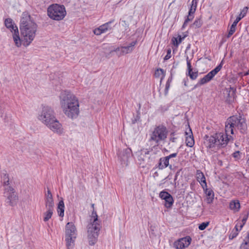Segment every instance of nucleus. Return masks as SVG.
Returning a JSON list of instances; mask_svg holds the SVG:
<instances>
[{
  "label": "nucleus",
  "mask_w": 249,
  "mask_h": 249,
  "mask_svg": "<svg viewBox=\"0 0 249 249\" xmlns=\"http://www.w3.org/2000/svg\"><path fill=\"white\" fill-rule=\"evenodd\" d=\"M185 134L187 136L186 138V145L190 147H193L194 145L195 142L192 130L189 126L188 128V132L186 131L185 132Z\"/></svg>",
  "instance_id": "aec40b11"
},
{
  "label": "nucleus",
  "mask_w": 249,
  "mask_h": 249,
  "mask_svg": "<svg viewBox=\"0 0 249 249\" xmlns=\"http://www.w3.org/2000/svg\"><path fill=\"white\" fill-rule=\"evenodd\" d=\"M240 249H249V231L247 236L241 244Z\"/></svg>",
  "instance_id": "c756f323"
},
{
  "label": "nucleus",
  "mask_w": 249,
  "mask_h": 249,
  "mask_svg": "<svg viewBox=\"0 0 249 249\" xmlns=\"http://www.w3.org/2000/svg\"><path fill=\"white\" fill-rule=\"evenodd\" d=\"M114 20H111L105 24H104L106 26V27L107 28V31H110L111 30L113 27H114L115 25H113V26H111L112 24L114 22Z\"/></svg>",
  "instance_id": "4c0bfd02"
},
{
  "label": "nucleus",
  "mask_w": 249,
  "mask_h": 249,
  "mask_svg": "<svg viewBox=\"0 0 249 249\" xmlns=\"http://www.w3.org/2000/svg\"><path fill=\"white\" fill-rule=\"evenodd\" d=\"M196 178L197 180L200 183L203 189H204L205 187H207L205 177L203 173L200 170H197L196 171Z\"/></svg>",
  "instance_id": "4be33fe9"
},
{
  "label": "nucleus",
  "mask_w": 249,
  "mask_h": 249,
  "mask_svg": "<svg viewBox=\"0 0 249 249\" xmlns=\"http://www.w3.org/2000/svg\"><path fill=\"white\" fill-rule=\"evenodd\" d=\"M240 152L239 151L234 152L232 154V156L236 159H239L240 158Z\"/></svg>",
  "instance_id": "49530a36"
},
{
  "label": "nucleus",
  "mask_w": 249,
  "mask_h": 249,
  "mask_svg": "<svg viewBox=\"0 0 249 249\" xmlns=\"http://www.w3.org/2000/svg\"><path fill=\"white\" fill-rule=\"evenodd\" d=\"M244 75H249V69L246 72H245Z\"/></svg>",
  "instance_id": "13d9d810"
},
{
  "label": "nucleus",
  "mask_w": 249,
  "mask_h": 249,
  "mask_svg": "<svg viewBox=\"0 0 249 249\" xmlns=\"http://www.w3.org/2000/svg\"><path fill=\"white\" fill-rule=\"evenodd\" d=\"M122 22L124 23V24H123V26H125V27H128V25L126 23L125 21L123 20Z\"/></svg>",
  "instance_id": "6e6d98bb"
},
{
  "label": "nucleus",
  "mask_w": 249,
  "mask_h": 249,
  "mask_svg": "<svg viewBox=\"0 0 249 249\" xmlns=\"http://www.w3.org/2000/svg\"><path fill=\"white\" fill-rule=\"evenodd\" d=\"M227 122L231 123L234 129L237 128L241 133L244 134L247 130L246 119L240 115L230 117L227 119Z\"/></svg>",
  "instance_id": "1a4fd4ad"
},
{
  "label": "nucleus",
  "mask_w": 249,
  "mask_h": 249,
  "mask_svg": "<svg viewBox=\"0 0 249 249\" xmlns=\"http://www.w3.org/2000/svg\"><path fill=\"white\" fill-rule=\"evenodd\" d=\"M174 133H172L171 135H174Z\"/></svg>",
  "instance_id": "e2e57ef3"
},
{
  "label": "nucleus",
  "mask_w": 249,
  "mask_h": 249,
  "mask_svg": "<svg viewBox=\"0 0 249 249\" xmlns=\"http://www.w3.org/2000/svg\"><path fill=\"white\" fill-rule=\"evenodd\" d=\"M172 160H170L167 157H162L160 159L157 168L159 169L162 170L167 167H169L171 170H174V167H173L171 163Z\"/></svg>",
  "instance_id": "dca6fc26"
},
{
  "label": "nucleus",
  "mask_w": 249,
  "mask_h": 249,
  "mask_svg": "<svg viewBox=\"0 0 249 249\" xmlns=\"http://www.w3.org/2000/svg\"><path fill=\"white\" fill-rule=\"evenodd\" d=\"M229 207L230 209L233 210L234 212L239 211L240 208V202L238 200H232L230 203Z\"/></svg>",
  "instance_id": "393cba45"
},
{
  "label": "nucleus",
  "mask_w": 249,
  "mask_h": 249,
  "mask_svg": "<svg viewBox=\"0 0 249 249\" xmlns=\"http://www.w3.org/2000/svg\"><path fill=\"white\" fill-rule=\"evenodd\" d=\"M176 138H174V137H171L170 138V141L172 142H176Z\"/></svg>",
  "instance_id": "4d7b16f0"
},
{
  "label": "nucleus",
  "mask_w": 249,
  "mask_h": 249,
  "mask_svg": "<svg viewBox=\"0 0 249 249\" xmlns=\"http://www.w3.org/2000/svg\"><path fill=\"white\" fill-rule=\"evenodd\" d=\"M177 155V153H174L169 155V156H167V157L170 160H172L171 159L176 157Z\"/></svg>",
  "instance_id": "09e8293b"
},
{
  "label": "nucleus",
  "mask_w": 249,
  "mask_h": 249,
  "mask_svg": "<svg viewBox=\"0 0 249 249\" xmlns=\"http://www.w3.org/2000/svg\"><path fill=\"white\" fill-rule=\"evenodd\" d=\"M132 150L129 148L124 149L119 154V158L122 165H127L129 159L132 157Z\"/></svg>",
  "instance_id": "ddd939ff"
},
{
  "label": "nucleus",
  "mask_w": 249,
  "mask_h": 249,
  "mask_svg": "<svg viewBox=\"0 0 249 249\" xmlns=\"http://www.w3.org/2000/svg\"><path fill=\"white\" fill-rule=\"evenodd\" d=\"M1 177V182L2 184V185L5 188L6 186H10L9 185V175L7 173V171L5 170H2L0 174Z\"/></svg>",
  "instance_id": "5701e85b"
},
{
  "label": "nucleus",
  "mask_w": 249,
  "mask_h": 249,
  "mask_svg": "<svg viewBox=\"0 0 249 249\" xmlns=\"http://www.w3.org/2000/svg\"><path fill=\"white\" fill-rule=\"evenodd\" d=\"M193 15L194 14L190 13L189 12H188V15L187 16V18L185 19L184 21L182 28H184L186 26L188 22L191 21L194 18V16Z\"/></svg>",
  "instance_id": "72a5a7b5"
},
{
  "label": "nucleus",
  "mask_w": 249,
  "mask_h": 249,
  "mask_svg": "<svg viewBox=\"0 0 249 249\" xmlns=\"http://www.w3.org/2000/svg\"><path fill=\"white\" fill-rule=\"evenodd\" d=\"M171 49H169L167 51L166 55H165V56L164 58V60H167L171 58Z\"/></svg>",
  "instance_id": "37998d69"
},
{
  "label": "nucleus",
  "mask_w": 249,
  "mask_h": 249,
  "mask_svg": "<svg viewBox=\"0 0 249 249\" xmlns=\"http://www.w3.org/2000/svg\"><path fill=\"white\" fill-rule=\"evenodd\" d=\"M92 208H93V207H94V204H92Z\"/></svg>",
  "instance_id": "680f3d73"
},
{
  "label": "nucleus",
  "mask_w": 249,
  "mask_h": 249,
  "mask_svg": "<svg viewBox=\"0 0 249 249\" xmlns=\"http://www.w3.org/2000/svg\"><path fill=\"white\" fill-rule=\"evenodd\" d=\"M238 234V231L233 230L231 233L230 234L229 238L231 240L237 236Z\"/></svg>",
  "instance_id": "e433bc0d"
},
{
  "label": "nucleus",
  "mask_w": 249,
  "mask_h": 249,
  "mask_svg": "<svg viewBox=\"0 0 249 249\" xmlns=\"http://www.w3.org/2000/svg\"><path fill=\"white\" fill-rule=\"evenodd\" d=\"M159 196L161 199L164 200V205L166 208H170L172 206L174 199L172 196L169 193L162 191L160 193Z\"/></svg>",
  "instance_id": "2eb2a0df"
},
{
  "label": "nucleus",
  "mask_w": 249,
  "mask_h": 249,
  "mask_svg": "<svg viewBox=\"0 0 249 249\" xmlns=\"http://www.w3.org/2000/svg\"><path fill=\"white\" fill-rule=\"evenodd\" d=\"M92 218L90 223L87 227L88 239L90 245H93L96 243L99 232L101 228L100 221L98 220L97 213L94 211L92 212Z\"/></svg>",
  "instance_id": "20e7f679"
},
{
  "label": "nucleus",
  "mask_w": 249,
  "mask_h": 249,
  "mask_svg": "<svg viewBox=\"0 0 249 249\" xmlns=\"http://www.w3.org/2000/svg\"><path fill=\"white\" fill-rule=\"evenodd\" d=\"M66 15L65 7L63 5L54 4L48 8V15L55 20L63 19Z\"/></svg>",
  "instance_id": "423d86ee"
},
{
  "label": "nucleus",
  "mask_w": 249,
  "mask_h": 249,
  "mask_svg": "<svg viewBox=\"0 0 249 249\" xmlns=\"http://www.w3.org/2000/svg\"><path fill=\"white\" fill-rule=\"evenodd\" d=\"M131 48L127 46H122L121 48V53H119V55H122L125 54L130 53L132 52Z\"/></svg>",
  "instance_id": "7c9ffc66"
},
{
  "label": "nucleus",
  "mask_w": 249,
  "mask_h": 249,
  "mask_svg": "<svg viewBox=\"0 0 249 249\" xmlns=\"http://www.w3.org/2000/svg\"><path fill=\"white\" fill-rule=\"evenodd\" d=\"M36 24L27 13H23L20 20V30L22 42L24 46H29L34 39L37 30Z\"/></svg>",
  "instance_id": "f03ea898"
},
{
  "label": "nucleus",
  "mask_w": 249,
  "mask_h": 249,
  "mask_svg": "<svg viewBox=\"0 0 249 249\" xmlns=\"http://www.w3.org/2000/svg\"><path fill=\"white\" fill-rule=\"evenodd\" d=\"M60 103L65 114L69 118H76L79 114V105L76 97L69 91H63L59 96Z\"/></svg>",
  "instance_id": "f257e3e1"
},
{
  "label": "nucleus",
  "mask_w": 249,
  "mask_h": 249,
  "mask_svg": "<svg viewBox=\"0 0 249 249\" xmlns=\"http://www.w3.org/2000/svg\"><path fill=\"white\" fill-rule=\"evenodd\" d=\"M191 241L192 238L189 236H186L175 241L174 247L176 249H183L190 245Z\"/></svg>",
  "instance_id": "4468645a"
},
{
  "label": "nucleus",
  "mask_w": 249,
  "mask_h": 249,
  "mask_svg": "<svg viewBox=\"0 0 249 249\" xmlns=\"http://www.w3.org/2000/svg\"><path fill=\"white\" fill-rule=\"evenodd\" d=\"M136 41H132L131 43L129 44V45L128 46L130 47V48H131V50L133 51V50L134 49V47L136 44Z\"/></svg>",
  "instance_id": "de8ad7c7"
},
{
  "label": "nucleus",
  "mask_w": 249,
  "mask_h": 249,
  "mask_svg": "<svg viewBox=\"0 0 249 249\" xmlns=\"http://www.w3.org/2000/svg\"><path fill=\"white\" fill-rule=\"evenodd\" d=\"M234 128L232 125L231 123L229 122H227V121L226 122L225 124V133L226 135H224V139H228V142L230 141V139L231 138V136H230V134H233V130Z\"/></svg>",
  "instance_id": "a211bd4d"
},
{
  "label": "nucleus",
  "mask_w": 249,
  "mask_h": 249,
  "mask_svg": "<svg viewBox=\"0 0 249 249\" xmlns=\"http://www.w3.org/2000/svg\"><path fill=\"white\" fill-rule=\"evenodd\" d=\"M209 223L208 222H203L199 225L198 228L200 230H201V231L204 230L209 225Z\"/></svg>",
  "instance_id": "ea45409f"
},
{
  "label": "nucleus",
  "mask_w": 249,
  "mask_h": 249,
  "mask_svg": "<svg viewBox=\"0 0 249 249\" xmlns=\"http://www.w3.org/2000/svg\"><path fill=\"white\" fill-rule=\"evenodd\" d=\"M170 87V84L166 83V85H165V88L164 89L165 95H167Z\"/></svg>",
  "instance_id": "a18cd8bd"
},
{
  "label": "nucleus",
  "mask_w": 249,
  "mask_h": 249,
  "mask_svg": "<svg viewBox=\"0 0 249 249\" xmlns=\"http://www.w3.org/2000/svg\"><path fill=\"white\" fill-rule=\"evenodd\" d=\"M248 10V7H245L241 11L239 15L236 18V19L233 22L235 24L237 25L238 22L243 18L246 15Z\"/></svg>",
  "instance_id": "cd10ccee"
},
{
  "label": "nucleus",
  "mask_w": 249,
  "mask_h": 249,
  "mask_svg": "<svg viewBox=\"0 0 249 249\" xmlns=\"http://www.w3.org/2000/svg\"><path fill=\"white\" fill-rule=\"evenodd\" d=\"M5 26L10 29L13 33V38L15 45L18 47L21 46V39L19 36L18 30V27L15 25L11 18H6L4 21Z\"/></svg>",
  "instance_id": "9d476101"
},
{
  "label": "nucleus",
  "mask_w": 249,
  "mask_h": 249,
  "mask_svg": "<svg viewBox=\"0 0 249 249\" xmlns=\"http://www.w3.org/2000/svg\"><path fill=\"white\" fill-rule=\"evenodd\" d=\"M228 142V139H224V134L222 133H216L213 135H205L204 138V144L206 147L212 148L225 147Z\"/></svg>",
  "instance_id": "39448f33"
},
{
  "label": "nucleus",
  "mask_w": 249,
  "mask_h": 249,
  "mask_svg": "<svg viewBox=\"0 0 249 249\" xmlns=\"http://www.w3.org/2000/svg\"><path fill=\"white\" fill-rule=\"evenodd\" d=\"M121 47H118L116 49H115L114 51L116 52L118 54V55H119V53H121Z\"/></svg>",
  "instance_id": "864d4df0"
},
{
  "label": "nucleus",
  "mask_w": 249,
  "mask_h": 249,
  "mask_svg": "<svg viewBox=\"0 0 249 249\" xmlns=\"http://www.w3.org/2000/svg\"><path fill=\"white\" fill-rule=\"evenodd\" d=\"M45 205L46 208H53L54 206L53 196L49 189H48L47 193L45 195Z\"/></svg>",
  "instance_id": "412c9836"
},
{
  "label": "nucleus",
  "mask_w": 249,
  "mask_h": 249,
  "mask_svg": "<svg viewBox=\"0 0 249 249\" xmlns=\"http://www.w3.org/2000/svg\"><path fill=\"white\" fill-rule=\"evenodd\" d=\"M223 60H222L221 63L216 66L213 70L211 71L213 73V74L215 75L221 69L223 65Z\"/></svg>",
  "instance_id": "c9c22d12"
},
{
  "label": "nucleus",
  "mask_w": 249,
  "mask_h": 249,
  "mask_svg": "<svg viewBox=\"0 0 249 249\" xmlns=\"http://www.w3.org/2000/svg\"><path fill=\"white\" fill-rule=\"evenodd\" d=\"M47 209V211L45 212L44 214V217L43 218V220L45 222L48 221L52 217L53 214V208H46Z\"/></svg>",
  "instance_id": "c85d7f7f"
},
{
  "label": "nucleus",
  "mask_w": 249,
  "mask_h": 249,
  "mask_svg": "<svg viewBox=\"0 0 249 249\" xmlns=\"http://www.w3.org/2000/svg\"><path fill=\"white\" fill-rule=\"evenodd\" d=\"M206 75L208 76V77L210 78L211 80H212L215 76L211 71L209 72L207 74H206Z\"/></svg>",
  "instance_id": "3c124183"
},
{
  "label": "nucleus",
  "mask_w": 249,
  "mask_h": 249,
  "mask_svg": "<svg viewBox=\"0 0 249 249\" xmlns=\"http://www.w3.org/2000/svg\"><path fill=\"white\" fill-rule=\"evenodd\" d=\"M247 163H248V164H249V160H248V161H247Z\"/></svg>",
  "instance_id": "052dcab7"
},
{
  "label": "nucleus",
  "mask_w": 249,
  "mask_h": 249,
  "mask_svg": "<svg viewBox=\"0 0 249 249\" xmlns=\"http://www.w3.org/2000/svg\"><path fill=\"white\" fill-rule=\"evenodd\" d=\"M187 61V70L188 71V76L192 80H195L197 78L198 76V71H193V69L192 68L191 61L189 59L188 56H187L186 58Z\"/></svg>",
  "instance_id": "6ab92c4d"
},
{
  "label": "nucleus",
  "mask_w": 249,
  "mask_h": 249,
  "mask_svg": "<svg viewBox=\"0 0 249 249\" xmlns=\"http://www.w3.org/2000/svg\"><path fill=\"white\" fill-rule=\"evenodd\" d=\"M163 73L164 71L162 69H157L155 72V75L156 77H159L161 74H163Z\"/></svg>",
  "instance_id": "a19ab883"
},
{
  "label": "nucleus",
  "mask_w": 249,
  "mask_h": 249,
  "mask_svg": "<svg viewBox=\"0 0 249 249\" xmlns=\"http://www.w3.org/2000/svg\"><path fill=\"white\" fill-rule=\"evenodd\" d=\"M227 94V101L229 104H231L234 101L235 98L236 88L230 87L226 88L225 89Z\"/></svg>",
  "instance_id": "f3484780"
},
{
  "label": "nucleus",
  "mask_w": 249,
  "mask_h": 249,
  "mask_svg": "<svg viewBox=\"0 0 249 249\" xmlns=\"http://www.w3.org/2000/svg\"><path fill=\"white\" fill-rule=\"evenodd\" d=\"M205 191V193L207 196L206 201L207 203L211 204L213 202L214 199V193L213 191L211 189H208L205 187L203 189Z\"/></svg>",
  "instance_id": "b1692460"
},
{
  "label": "nucleus",
  "mask_w": 249,
  "mask_h": 249,
  "mask_svg": "<svg viewBox=\"0 0 249 249\" xmlns=\"http://www.w3.org/2000/svg\"><path fill=\"white\" fill-rule=\"evenodd\" d=\"M234 230H238V228H237V225H236V226H235V228H234Z\"/></svg>",
  "instance_id": "bf43d9fd"
},
{
  "label": "nucleus",
  "mask_w": 249,
  "mask_h": 249,
  "mask_svg": "<svg viewBox=\"0 0 249 249\" xmlns=\"http://www.w3.org/2000/svg\"><path fill=\"white\" fill-rule=\"evenodd\" d=\"M3 190V196L6 197V203L12 206L16 205L18 200V196L15 193V189L11 186H6Z\"/></svg>",
  "instance_id": "9b49d317"
},
{
  "label": "nucleus",
  "mask_w": 249,
  "mask_h": 249,
  "mask_svg": "<svg viewBox=\"0 0 249 249\" xmlns=\"http://www.w3.org/2000/svg\"><path fill=\"white\" fill-rule=\"evenodd\" d=\"M107 31H108L107 28L106 27L104 24H103L100 26L98 28L95 29L93 30V33L95 35L99 36L103 33L107 32Z\"/></svg>",
  "instance_id": "bb28decb"
},
{
  "label": "nucleus",
  "mask_w": 249,
  "mask_h": 249,
  "mask_svg": "<svg viewBox=\"0 0 249 249\" xmlns=\"http://www.w3.org/2000/svg\"><path fill=\"white\" fill-rule=\"evenodd\" d=\"M77 236V231L74 224L68 222L65 227V240L68 249H72Z\"/></svg>",
  "instance_id": "0eeeda50"
},
{
  "label": "nucleus",
  "mask_w": 249,
  "mask_h": 249,
  "mask_svg": "<svg viewBox=\"0 0 249 249\" xmlns=\"http://www.w3.org/2000/svg\"><path fill=\"white\" fill-rule=\"evenodd\" d=\"M236 25H236L234 23H232V25H231V26L230 27V30H229V33H228V34L227 35V37L228 38H229L235 32Z\"/></svg>",
  "instance_id": "f704fd0d"
},
{
  "label": "nucleus",
  "mask_w": 249,
  "mask_h": 249,
  "mask_svg": "<svg viewBox=\"0 0 249 249\" xmlns=\"http://www.w3.org/2000/svg\"><path fill=\"white\" fill-rule=\"evenodd\" d=\"M172 41L175 46H178V45L179 44L178 37H173L172 39Z\"/></svg>",
  "instance_id": "c03bdc74"
},
{
  "label": "nucleus",
  "mask_w": 249,
  "mask_h": 249,
  "mask_svg": "<svg viewBox=\"0 0 249 249\" xmlns=\"http://www.w3.org/2000/svg\"><path fill=\"white\" fill-rule=\"evenodd\" d=\"M202 25L201 20L200 19H196L194 21L193 25L196 28H199Z\"/></svg>",
  "instance_id": "58836bf2"
},
{
  "label": "nucleus",
  "mask_w": 249,
  "mask_h": 249,
  "mask_svg": "<svg viewBox=\"0 0 249 249\" xmlns=\"http://www.w3.org/2000/svg\"><path fill=\"white\" fill-rule=\"evenodd\" d=\"M138 163L144 167L146 165L149 164L152 161L150 159V151L147 149H142L138 156Z\"/></svg>",
  "instance_id": "f8f14e48"
},
{
  "label": "nucleus",
  "mask_w": 249,
  "mask_h": 249,
  "mask_svg": "<svg viewBox=\"0 0 249 249\" xmlns=\"http://www.w3.org/2000/svg\"><path fill=\"white\" fill-rule=\"evenodd\" d=\"M198 1V0H193L192 1L191 5L189 11L190 13L194 14L195 13Z\"/></svg>",
  "instance_id": "2f4dec72"
},
{
  "label": "nucleus",
  "mask_w": 249,
  "mask_h": 249,
  "mask_svg": "<svg viewBox=\"0 0 249 249\" xmlns=\"http://www.w3.org/2000/svg\"><path fill=\"white\" fill-rule=\"evenodd\" d=\"M186 36H184L182 37L180 35H178V42L179 44L182 42V41L184 39V38Z\"/></svg>",
  "instance_id": "8fccbe9b"
},
{
  "label": "nucleus",
  "mask_w": 249,
  "mask_h": 249,
  "mask_svg": "<svg viewBox=\"0 0 249 249\" xmlns=\"http://www.w3.org/2000/svg\"><path fill=\"white\" fill-rule=\"evenodd\" d=\"M64 203L63 198H61L58 204L57 213L59 216L63 217L64 214Z\"/></svg>",
  "instance_id": "a878e982"
},
{
  "label": "nucleus",
  "mask_w": 249,
  "mask_h": 249,
  "mask_svg": "<svg viewBox=\"0 0 249 249\" xmlns=\"http://www.w3.org/2000/svg\"><path fill=\"white\" fill-rule=\"evenodd\" d=\"M172 81V75H171L168 79L166 83L170 84Z\"/></svg>",
  "instance_id": "5fc2aeb1"
},
{
  "label": "nucleus",
  "mask_w": 249,
  "mask_h": 249,
  "mask_svg": "<svg viewBox=\"0 0 249 249\" xmlns=\"http://www.w3.org/2000/svg\"><path fill=\"white\" fill-rule=\"evenodd\" d=\"M248 214H246L244 216L242 220V224H241L240 226V230H241V229L243 228V227L246 223V222L248 219Z\"/></svg>",
  "instance_id": "79ce46f5"
},
{
  "label": "nucleus",
  "mask_w": 249,
  "mask_h": 249,
  "mask_svg": "<svg viewBox=\"0 0 249 249\" xmlns=\"http://www.w3.org/2000/svg\"><path fill=\"white\" fill-rule=\"evenodd\" d=\"M182 169H179L176 173V175L175 176V178L174 180H176L177 179L178 176L179 175V174L181 171Z\"/></svg>",
  "instance_id": "603ef678"
},
{
  "label": "nucleus",
  "mask_w": 249,
  "mask_h": 249,
  "mask_svg": "<svg viewBox=\"0 0 249 249\" xmlns=\"http://www.w3.org/2000/svg\"><path fill=\"white\" fill-rule=\"evenodd\" d=\"M211 80L210 78L208 77L206 75H205L202 78H201L197 83V84L195 86V88L198 86H200L202 85H204L207 82L210 81Z\"/></svg>",
  "instance_id": "473e14b6"
},
{
  "label": "nucleus",
  "mask_w": 249,
  "mask_h": 249,
  "mask_svg": "<svg viewBox=\"0 0 249 249\" xmlns=\"http://www.w3.org/2000/svg\"><path fill=\"white\" fill-rule=\"evenodd\" d=\"M38 118L54 133L59 135L62 134V124L56 118L54 112L51 107H44Z\"/></svg>",
  "instance_id": "7ed1b4c3"
},
{
  "label": "nucleus",
  "mask_w": 249,
  "mask_h": 249,
  "mask_svg": "<svg viewBox=\"0 0 249 249\" xmlns=\"http://www.w3.org/2000/svg\"><path fill=\"white\" fill-rule=\"evenodd\" d=\"M168 131L164 125L160 124L156 126L152 133L150 134V142H154L158 145L161 141H164L167 136Z\"/></svg>",
  "instance_id": "6e6552de"
}]
</instances>
